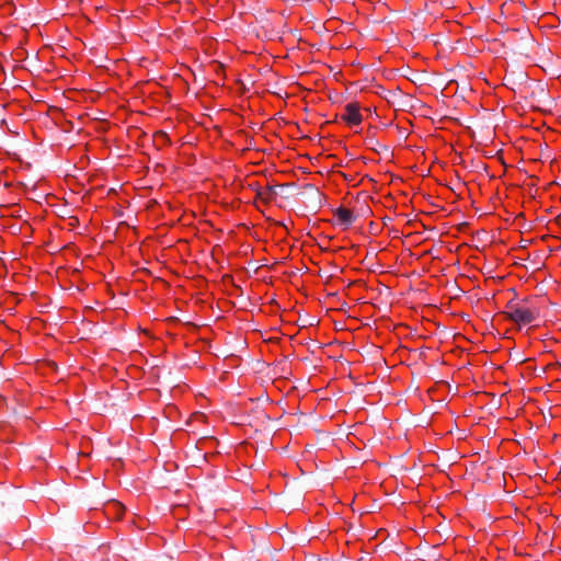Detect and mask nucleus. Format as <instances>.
<instances>
[{
    "label": "nucleus",
    "mask_w": 561,
    "mask_h": 561,
    "mask_svg": "<svg viewBox=\"0 0 561 561\" xmlns=\"http://www.w3.org/2000/svg\"><path fill=\"white\" fill-rule=\"evenodd\" d=\"M468 433L466 430L458 428V440L467 438Z\"/></svg>",
    "instance_id": "obj_14"
},
{
    "label": "nucleus",
    "mask_w": 561,
    "mask_h": 561,
    "mask_svg": "<svg viewBox=\"0 0 561 561\" xmlns=\"http://www.w3.org/2000/svg\"><path fill=\"white\" fill-rule=\"evenodd\" d=\"M511 359H513L516 363H523L528 360V358L523 356V353H511Z\"/></svg>",
    "instance_id": "obj_10"
},
{
    "label": "nucleus",
    "mask_w": 561,
    "mask_h": 561,
    "mask_svg": "<svg viewBox=\"0 0 561 561\" xmlns=\"http://www.w3.org/2000/svg\"><path fill=\"white\" fill-rule=\"evenodd\" d=\"M5 401V398L0 396V403L4 402Z\"/></svg>",
    "instance_id": "obj_19"
},
{
    "label": "nucleus",
    "mask_w": 561,
    "mask_h": 561,
    "mask_svg": "<svg viewBox=\"0 0 561 561\" xmlns=\"http://www.w3.org/2000/svg\"><path fill=\"white\" fill-rule=\"evenodd\" d=\"M275 341H277V339H275ZM268 342H271V343L274 342V339H270Z\"/></svg>",
    "instance_id": "obj_22"
},
{
    "label": "nucleus",
    "mask_w": 561,
    "mask_h": 561,
    "mask_svg": "<svg viewBox=\"0 0 561 561\" xmlns=\"http://www.w3.org/2000/svg\"><path fill=\"white\" fill-rule=\"evenodd\" d=\"M276 187L277 186L266 185L259 191L257 196L264 202H271L277 194Z\"/></svg>",
    "instance_id": "obj_4"
},
{
    "label": "nucleus",
    "mask_w": 561,
    "mask_h": 561,
    "mask_svg": "<svg viewBox=\"0 0 561 561\" xmlns=\"http://www.w3.org/2000/svg\"><path fill=\"white\" fill-rule=\"evenodd\" d=\"M329 358L333 359L334 362L341 363L342 365H344V363L346 365H350V362L347 359H344L342 354H340L339 356H330Z\"/></svg>",
    "instance_id": "obj_11"
},
{
    "label": "nucleus",
    "mask_w": 561,
    "mask_h": 561,
    "mask_svg": "<svg viewBox=\"0 0 561 561\" xmlns=\"http://www.w3.org/2000/svg\"><path fill=\"white\" fill-rule=\"evenodd\" d=\"M460 337H461V334L458 332V341L460 340ZM462 340L468 341L466 336H462ZM458 351H460V352L468 351V347L465 345H461L458 342Z\"/></svg>",
    "instance_id": "obj_13"
},
{
    "label": "nucleus",
    "mask_w": 561,
    "mask_h": 561,
    "mask_svg": "<svg viewBox=\"0 0 561 561\" xmlns=\"http://www.w3.org/2000/svg\"><path fill=\"white\" fill-rule=\"evenodd\" d=\"M465 195L469 196L470 190L468 188L466 182H460L458 180V193H457L458 201H462L465 198Z\"/></svg>",
    "instance_id": "obj_5"
},
{
    "label": "nucleus",
    "mask_w": 561,
    "mask_h": 561,
    "mask_svg": "<svg viewBox=\"0 0 561 561\" xmlns=\"http://www.w3.org/2000/svg\"><path fill=\"white\" fill-rule=\"evenodd\" d=\"M404 350H405V351H408V352H411V351H412L411 348H409V347H407V346H404Z\"/></svg>",
    "instance_id": "obj_20"
},
{
    "label": "nucleus",
    "mask_w": 561,
    "mask_h": 561,
    "mask_svg": "<svg viewBox=\"0 0 561 561\" xmlns=\"http://www.w3.org/2000/svg\"><path fill=\"white\" fill-rule=\"evenodd\" d=\"M467 225H468V222H466V221H459V220H458V224H457L458 231H460V230H461L462 226H467Z\"/></svg>",
    "instance_id": "obj_16"
},
{
    "label": "nucleus",
    "mask_w": 561,
    "mask_h": 561,
    "mask_svg": "<svg viewBox=\"0 0 561 561\" xmlns=\"http://www.w3.org/2000/svg\"><path fill=\"white\" fill-rule=\"evenodd\" d=\"M110 510H114L115 511V517H117V518L121 517L123 515V512H124V508L121 505V503L115 502V501L107 505L106 511L108 512Z\"/></svg>",
    "instance_id": "obj_6"
},
{
    "label": "nucleus",
    "mask_w": 561,
    "mask_h": 561,
    "mask_svg": "<svg viewBox=\"0 0 561 561\" xmlns=\"http://www.w3.org/2000/svg\"><path fill=\"white\" fill-rule=\"evenodd\" d=\"M308 187L312 191L314 201L320 205L323 198L322 193L312 185H308Z\"/></svg>",
    "instance_id": "obj_8"
},
{
    "label": "nucleus",
    "mask_w": 561,
    "mask_h": 561,
    "mask_svg": "<svg viewBox=\"0 0 561 561\" xmlns=\"http://www.w3.org/2000/svg\"><path fill=\"white\" fill-rule=\"evenodd\" d=\"M457 317H458V318H459V317H461V318H462V320H465L466 322H469V320L467 319V318H468V316H467V314H465V313H459V312H458V313H457Z\"/></svg>",
    "instance_id": "obj_17"
},
{
    "label": "nucleus",
    "mask_w": 561,
    "mask_h": 561,
    "mask_svg": "<svg viewBox=\"0 0 561 561\" xmlns=\"http://www.w3.org/2000/svg\"><path fill=\"white\" fill-rule=\"evenodd\" d=\"M342 119L348 125H358L363 121V116L359 113V105L356 102L348 103L345 105V114L342 115Z\"/></svg>",
    "instance_id": "obj_2"
},
{
    "label": "nucleus",
    "mask_w": 561,
    "mask_h": 561,
    "mask_svg": "<svg viewBox=\"0 0 561 561\" xmlns=\"http://www.w3.org/2000/svg\"><path fill=\"white\" fill-rule=\"evenodd\" d=\"M335 216L339 218V220L342 224H344L346 226H350L355 220L353 213L344 207H339L335 210Z\"/></svg>",
    "instance_id": "obj_3"
},
{
    "label": "nucleus",
    "mask_w": 561,
    "mask_h": 561,
    "mask_svg": "<svg viewBox=\"0 0 561 561\" xmlns=\"http://www.w3.org/2000/svg\"><path fill=\"white\" fill-rule=\"evenodd\" d=\"M286 343H288L290 345V347H297L298 345H300V343L296 342V341H293V339L290 337H286L284 340H280V346L283 348H286L287 346L285 345Z\"/></svg>",
    "instance_id": "obj_9"
},
{
    "label": "nucleus",
    "mask_w": 561,
    "mask_h": 561,
    "mask_svg": "<svg viewBox=\"0 0 561 561\" xmlns=\"http://www.w3.org/2000/svg\"><path fill=\"white\" fill-rule=\"evenodd\" d=\"M19 362H20V363H23V364H31V363H36V364H37V363L42 362V359H39V358H32V357L30 356V353H25V357H22V356H21V357L19 358Z\"/></svg>",
    "instance_id": "obj_7"
},
{
    "label": "nucleus",
    "mask_w": 561,
    "mask_h": 561,
    "mask_svg": "<svg viewBox=\"0 0 561 561\" xmlns=\"http://www.w3.org/2000/svg\"><path fill=\"white\" fill-rule=\"evenodd\" d=\"M299 360H301L305 364H310V366H312V367H316V365H313V362L310 360L308 356H305V357L300 358Z\"/></svg>",
    "instance_id": "obj_15"
},
{
    "label": "nucleus",
    "mask_w": 561,
    "mask_h": 561,
    "mask_svg": "<svg viewBox=\"0 0 561 561\" xmlns=\"http://www.w3.org/2000/svg\"><path fill=\"white\" fill-rule=\"evenodd\" d=\"M462 90L471 91V88H469L468 84H467V85L462 87Z\"/></svg>",
    "instance_id": "obj_18"
},
{
    "label": "nucleus",
    "mask_w": 561,
    "mask_h": 561,
    "mask_svg": "<svg viewBox=\"0 0 561 561\" xmlns=\"http://www.w3.org/2000/svg\"><path fill=\"white\" fill-rule=\"evenodd\" d=\"M307 346H308L309 351H314L317 348L319 350L322 347L317 341H313V340H310V342L307 344Z\"/></svg>",
    "instance_id": "obj_12"
},
{
    "label": "nucleus",
    "mask_w": 561,
    "mask_h": 561,
    "mask_svg": "<svg viewBox=\"0 0 561 561\" xmlns=\"http://www.w3.org/2000/svg\"><path fill=\"white\" fill-rule=\"evenodd\" d=\"M539 312L535 308H526L524 306L512 307L508 317L518 324H529L534 322Z\"/></svg>",
    "instance_id": "obj_1"
},
{
    "label": "nucleus",
    "mask_w": 561,
    "mask_h": 561,
    "mask_svg": "<svg viewBox=\"0 0 561 561\" xmlns=\"http://www.w3.org/2000/svg\"><path fill=\"white\" fill-rule=\"evenodd\" d=\"M226 358H230V359H232V358H233V355L231 354V355L227 356Z\"/></svg>",
    "instance_id": "obj_21"
}]
</instances>
